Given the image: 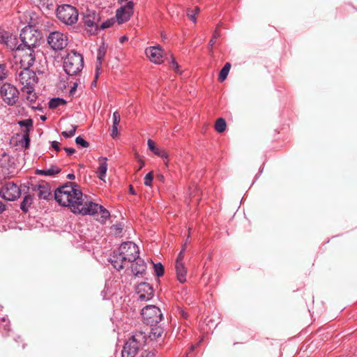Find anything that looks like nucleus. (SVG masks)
<instances>
[{
    "instance_id": "nucleus-20",
    "label": "nucleus",
    "mask_w": 357,
    "mask_h": 357,
    "mask_svg": "<svg viewBox=\"0 0 357 357\" xmlns=\"http://www.w3.org/2000/svg\"><path fill=\"white\" fill-rule=\"evenodd\" d=\"M39 199H47L50 195V189L47 185H37L33 188Z\"/></svg>"
},
{
    "instance_id": "nucleus-14",
    "label": "nucleus",
    "mask_w": 357,
    "mask_h": 357,
    "mask_svg": "<svg viewBox=\"0 0 357 357\" xmlns=\"http://www.w3.org/2000/svg\"><path fill=\"white\" fill-rule=\"evenodd\" d=\"M78 210L75 211L74 213H79L82 215H93L98 212L101 206L93 202L85 200L82 198L81 203L78 204Z\"/></svg>"
},
{
    "instance_id": "nucleus-13",
    "label": "nucleus",
    "mask_w": 357,
    "mask_h": 357,
    "mask_svg": "<svg viewBox=\"0 0 357 357\" xmlns=\"http://www.w3.org/2000/svg\"><path fill=\"white\" fill-rule=\"evenodd\" d=\"M48 44L54 50L64 49L68 45V38L63 33L55 31L50 34L47 38Z\"/></svg>"
},
{
    "instance_id": "nucleus-25",
    "label": "nucleus",
    "mask_w": 357,
    "mask_h": 357,
    "mask_svg": "<svg viewBox=\"0 0 357 357\" xmlns=\"http://www.w3.org/2000/svg\"><path fill=\"white\" fill-rule=\"evenodd\" d=\"M33 197L29 194L24 195L20 204V208L23 212L26 213L33 203Z\"/></svg>"
},
{
    "instance_id": "nucleus-17",
    "label": "nucleus",
    "mask_w": 357,
    "mask_h": 357,
    "mask_svg": "<svg viewBox=\"0 0 357 357\" xmlns=\"http://www.w3.org/2000/svg\"><path fill=\"white\" fill-rule=\"evenodd\" d=\"M137 293L140 301H149L153 296L152 287L146 282H141L137 287Z\"/></svg>"
},
{
    "instance_id": "nucleus-11",
    "label": "nucleus",
    "mask_w": 357,
    "mask_h": 357,
    "mask_svg": "<svg viewBox=\"0 0 357 357\" xmlns=\"http://www.w3.org/2000/svg\"><path fill=\"white\" fill-rule=\"evenodd\" d=\"M100 20V14L95 10L88 9L84 13L83 22L86 26V30L90 34H96L97 33Z\"/></svg>"
},
{
    "instance_id": "nucleus-22",
    "label": "nucleus",
    "mask_w": 357,
    "mask_h": 357,
    "mask_svg": "<svg viewBox=\"0 0 357 357\" xmlns=\"http://www.w3.org/2000/svg\"><path fill=\"white\" fill-rule=\"evenodd\" d=\"M176 272L177 280L181 283H184L186 281L187 269L184 265V263L176 262Z\"/></svg>"
},
{
    "instance_id": "nucleus-51",
    "label": "nucleus",
    "mask_w": 357,
    "mask_h": 357,
    "mask_svg": "<svg viewBox=\"0 0 357 357\" xmlns=\"http://www.w3.org/2000/svg\"><path fill=\"white\" fill-rule=\"evenodd\" d=\"M77 87V84L74 83L73 86L71 87V89L70 90V95H73L75 93V92L76 91Z\"/></svg>"
},
{
    "instance_id": "nucleus-54",
    "label": "nucleus",
    "mask_w": 357,
    "mask_h": 357,
    "mask_svg": "<svg viewBox=\"0 0 357 357\" xmlns=\"http://www.w3.org/2000/svg\"><path fill=\"white\" fill-rule=\"evenodd\" d=\"M181 316L185 318V319H187L188 318V313L184 312L183 310H181Z\"/></svg>"
},
{
    "instance_id": "nucleus-37",
    "label": "nucleus",
    "mask_w": 357,
    "mask_h": 357,
    "mask_svg": "<svg viewBox=\"0 0 357 357\" xmlns=\"http://www.w3.org/2000/svg\"><path fill=\"white\" fill-rule=\"evenodd\" d=\"M77 126L75 125H71V128L68 131H63L61 135L66 138L72 137L75 135Z\"/></svg>"
},
{
    "instance_id": "nucleus-19",
    "label": "nucleus",
    "mask_w": 357,
    "mask_h": 357,
    "mask_svg": "<svg viewBox=\"0 0 357 357\" xmlns=\"http://www.w3.org/2000/svg\"><path fill=\"white\" fill-rule=\"evenodd\" d=\"M149 149L153 151L155 155L161 157L165 161V164L168 163V154L165 149H160L155 146V142L152 139H148L147 142Z\"/></svg>"
},
{
    "instance_id": "nucleus-4",
    "label": "nucleus",
    "mask_w": 357,
    "mask_h": 357,
    "mask_svg": "<svg viewBox=\"0 0 357 357\" xmlns=\"http://www.w3.org/2000/svg\"><path fill=\"white\" fill-rule=\"evenodd\" d=\"M146 335L144 333H134L123 346L122 357H135L140 347L146 342Z\"/></svg>"
},
{
    "instance_id": "nucleus-33",
    "label": "nucleus",
    "mask_w": 357,
    "mask_h": 357,
    "mask_svg": "<svg viewBox=\"0 0 357 357\" xmlns=\"http://www.w3.org/2000/svg\"><path fill=\"white\" fill-rule=\"evenodd\" d=\"M200 12V9L198 6H196L194 10H190L188 9L187 10V16L189 17L190 20H192L194 23L197 22L196 15H197Z\"/></svg>"
},
{
    "instance_id": "nucleus-47",
    "label": "nucleus",
    "mask_w": 357,
    "mask_h": 357,
    "mask_svg": "<svg viewBox=\"0 0 357 357\" xmlns=\"http://www.w3.org/2000/svg\"><path fill=\"white\" fill-rule=\"evenodd\" d=\"M117 135H118V126H115V125H112L111 136L113 138H115L117 137Z\"/></svg>"
},
{
    "instance_id": "nucleus-38",
    "label": "nucleus",
    "mask_w": 357,
    "mask_h": 357,
    "mask_svg": "<svg viewBox=\"0 0 357 357\" xmlns=\"http://www.w3.org/2000/svg\"><path fill=\"white\" fill-rule=\"evenodd\" d=\"M8 76V70L5 64L0 63V81L6 79Z\"/></svg>"
},
{
    "instance_id": "nucleus-32",
    "label": "nucleus",
    "mask_w": 357,
    "mask_h": 357,
    "mask_svg": "<svg viewBox=\"0 0 357 357\" xmlns=\"http://www.w3.org/2000/svg\"><path fill=\"white\" fill-rule=\"evenodd\" d=\"M66 101L62 98H53L49 102V107L50 108H56L61 105H64Z\"/></svg>"
},
{
    "instance_id": "nucleus-43",
    "label": "nucleus",
    "mask_w": 357,
    "mask_h": 357,
    "mask_svg": "<svg viewBox=\"0 0 357 357\" xmlns=\"http://www.w3.org/2000/svg\"><path fill=\"white\" fill-rule=\"evenodd\" d=\"M113 125L117 126L119 124L121 121V116L118 112H114L112 115Z\"/></svg>"
},
{
    "instance_id": "nucleus-56",
    "label": "nucleus",
    "mask_w": 357,
    "mask_h": 357,
    "mask_svg": "<svg viewBox=\"0 0 357 357\" xmlns=\"http://www.w3.org/2000/svg\"><path fill=\"white\" fill-rule=\"evenodd\" d=\"M130 192L132 195H135V191L134 190L133 187L132 185L130 186Z\"/></svg>"
},
{
    "instance_id": "nucleus-45",
    "label": "nucleus",
    "mask_w": 357,
    "mask_h": 357,
    "mask_svg": "<svg viewBox=\"0 0 357 357\" xmlns=\"http://www.w3.org/2000/svg\"><path fill=\"white\" fill-rule=\"evenodd\" d=\"M114 24V21L112 20H108L104 22H102L100 25V29H104L106 28H109L112 26Z\"/></svg>"
},
{
    "instance_id": "nucleus-10",
    "label": "nucleus",
    "mask_w": 357,
    "mask_h": 357,
    "mask_svg": "<svg viewBox=\"0 0 357 357\" xmlns=\"http://www.w3.org/2000/svg\"><path fill=\"white\" fill-rule=\"evenodd\" d=\"M17 79L23 86L22 90L23 92H30L32 87L37 83L38 78L34 71L29 68H22L17 75Z\"/></svg>"
},
{
    "instance_id": "nucleus-39",
    "label": "nucleus",
    "mask_w": 357,
    "mask_h": 357,
    "mask_svg": "<svg viewBox=\"0 0 357 357\" xmlns=\"http://www.w3.org/2000/svg\"><path fill=\"white\" fill-rule=\"evenodd\" d=\"M98 212L101 215L102 221L104 222L108 219L110 216L109 212L101 206V208H99Z\"/></svg>"
},
{
    "instance_id": "nucleus-59",
    "label": "nucleus",
    "mask_w": 357,
    "mask_h": 357,
    "mask_svg": "<svg viewBox=\"0 0 357 357\" xmlns=\"http://www.w3.org/2000/svg\"><path fill=\"white\" fill-rule=\"evenodd\" d=\"M144 165V163L142 162V164L140 165V167H139V169H142Z\"/></svg>"
},
{
    "instance_id": "nucleus-35",
    "label": "nucleus",
    "mask_w": 357,
    "mask_h": 357,
    "mask_svg": "<svg viewBox=\"0 0 357 357\" xmlns=\"http://www.w3.org/2000/svg\"><path fill=\"white\" fill-rule=\"evenodd\" d=\"M154 273L158 277H161L164 274V267L161 263L153 264Z\"/></svg>"
},
{
    "instance_id": "nucleus-53",
    "label": "nucleus",
    "mask_w": 357,
    "mask_h": 357,
    "mask_svg": "<svg viewBox=\"0 0 357 357\" xmlns=\"http://www.w3.org/2000/svg\"><path fill=\"white\" fill-rule=\"evenodd\" d=\"M67 178H68V179H70V180H74V179H75V174H68L67 175Z\"/></svg>"
},
{
    "instance_id": "nucleus-5",
    "label": "nucleus",
    "mask_w": 357,
    "mask_h": 357,
    "mask_svg": "<svg viewBox=\"0 0 357 357\" xmlns=\"http://www.w3.org/2000/svg\"><path fill=\"white\" fill-rule=\"evenodd\" d=\"M22 47L34 49L40 43V33L31 26L24 28L20 35Z\"/></svg>"
},
{
    "instance_id": "nucleus-50",
    "label": "nucleus",
    "mask_w": 357,
    "mask_h": 357,
    "mask_svg": "<svg viewBox=\"0 0 357 357\" xmlns=\"http://www.w3.org/2000/svg\"><path fill=\"white\" fill-rule=\"evenodd\" d=\"M64 150L68 155H72L75 153V149L73 148H64Z\"/></svg>"
},
{
    "instance_id": "nucleus-23",
    "label": "nucleus",
    "mask_w": 357,
    "mask_h": 357,
    "mask_svg": "<svg viewBox=\"0 0 357 357\" xmlns=\"http://www.w3.org/2000/svg\"><path fill=\"white\" fill-rule=\"evenodd\" d=\"M106 50L104 47H100L97 54V61L96 64V78L102 72V63L105 55Z\"/></svg>"
},
{
    "instance_id": "nucleus-8",
    "label": "nucleus",
    "mask_w": 357,
    "mask_h": 357,
    "mask_svg": "<svg viewBox=\"0 0 357 357\" xmlns=\"http://www.w3.org/2000/svg\"><path fill=\"white\" fill-rule=\"evenodd\" d=\"M57 17L64 24L72 25L78 20V12L77 9L68 4L59 6L56 10Z\"/></svg>"
},
{
    "instance_id": "nucleus-48",
    "label": "nucleus",
    "mask_w": 357,
    "mask_h": 357,
    "mask_svg": "<svg viewBox=\"0 0 357 357\" xmlns=\"http://www.w3.org/2000/svg\"><path fill=\"white\" fill-rule=\"evenodd\" d=\"M140 357H154V354L153 352L144 351L142 353Z\"/></svg>"
},
{
    "instance_id": "nucleus-2",
    "label": "nucleus",
    "mask_w": 357,
    "mask_h": 357,
    "mask_svg": "<svg viewBox=\"0 0 357 357\" xmlns=\"http://www.w3.org/2000/svg\"><path fill=\"white\" fill-rule=\"evenodd\" d=\"M82 195L79 186L75 183L66 184L54 192L56 201L61 206L69 207L73 213L78 210Z\"/></svg>"
},
{
    "instance_id": "nucleus-40",
    "label": "nucleus",
    "mask_w": 357,
    "mask_h": 357,
    "mask_svg": "<svg viewBox=\"0 0 357 357\" xmlns=\"http://www.w3.org/2000/svg\"><path fill=\"white\" fill-rule=\"evenodd\" d=\"M220 36V33L219 31H218V29H215L213 34V36L212 38H211L210 40V42H209V44H208V46L211 49L213 48V46L214 45V44L216 43V39Z\"/></svg>"
},
{
    "instance_id": "nucleus-12",
    "label": "nucleus",
    "mask_w": 357,
    "mask_h": 357,
    "mask_svg": "<svg viewBox=\"0 0 357 357\" xmlns=\"http://www.w3.org/2000/svg\"><path fill=\"white\" fill-rule=\"evenodd\" d=\"M21 190L13 182H6L0 190V196L8 201H14L20 197Z\"/></svg>"
},
{
    "instance_id": "nucleus-9",
    "label": "nucleus",
    "mask_w": 357,
    "mask_h": 357,
    "mask_svg": "<svg viewBox=\"0 0 357 357\" xmlns=\"http://www.w3.org/2000/svg\"><path fill=\"white\" fill-rule=\"evenodd\" d=\"M142 317L145 324L154 326L162 320V314L155 305H147L142 309Z\"/></svg>"
},
{
    "instance_id": "nucleus-41",
    "label": "nucleus",
    "mask_w": 357,
    "mask_h": 357,
    "mask_svg": "<svg viewBox=\"0 0 357 357\" xmlns=\"http://www.w3.org/2000/svg\"><path fill=\"white\" fill-rule=\"evenodd\" d=\"M75 142L77 145H80L82 147L84 148H87L89 146V142H87L80 136L76 137Z\"/></svg>"
},
{
    "instance_id": "nucleus-24",
    "label": "nucleus",
    "mask_w": 357,
    "mask_h": 357,
    "mask_svg": "<svg viewBox=\"0 0 357 357\" xmlns=\"http://www.w3.org/2000/svg\"><path fill=\"white\" fill-rule=\"evenodd\" d=\"M61 168L57 166H52L47 169H37L36 174L42 176H54L61 172Z\"/></svg>"
},
{
    "instance_id": "nucleus-46",
    "label": "nucleus",
    "mask_w": 357,
    "mask_h": 357,
    "mask_svg": "<svg viewBox=\"0 0 357 357\" xmlns=\"http://www.w3.org/2000/svg\"><path fill=\"white\" fill-rule=\"evenodd\" d=\"M172 68H173V70L177 73H180V71H179V65L176 63V61H175V59L174 58H172Z\"/></svg>"
},
{
    "instance_id": "nucleus-55",
    "label": "nucleus",
    "mask_w": 357,
    "mask_h": 357,
    "mask_svg": "<svg viewBox=\"0 0 357 357\" xmlns=\"http://www.w3.org/2000/svg\"><path fill=\"white\" fill-rule=\"evenodd\" d=\"M98 78V77L96 78V74L95 75V79H94L93 82L91 84L92 86H96V82H97Z\"/></svg>"
},
{
    "instance_id": "nucleus-34",
    "label": "nucleus",
    "mask_w": 357,
    "mask_h": 357,
    "mask_svg": "<svg viewBox=\"0 0 357 357\" xmlns=\"http://www.w3.org/2000/svg\"><path fill=\"white\" fill-rule=\"evenodd\" d=\"M189 238H190V236L188 234V237H187V239H186V241L184 243V245L182 246V249L180 251V252H179V254H178V255L177 257L176 262L183 263V258H184V253H185V251L186 250L187 242H188Z\"/></svg>"
},
{
    "instance_id": "nucleus-57",
    "label": "nucleus",
    "mask_w": 357,
    "mask_h": 357,
    "mask_svg": "<svg viewBox=\"0 0 357 357\" xmlns=\"http://www.w3.org/2000/svg\"><path fill=\"white\" fill-rule=\"evenodd\" d=\"M128 40V38H127L126 36H122V37L121 38V39H120V41H121V43H123V42H124V41H126V40Z\"/></svg>"
},
{
    "instance_id": "nucleus-7",
    "label": "nucleus",
    "mask_w": 357,
    "mask_h": 357,
    "mask_svg": "<svg viewBox=\"0 0 357 357\" xmlns=\"http://www.w3.org/2000/svg\"><path fill=\"white\" fill-rule=\"evenodd\" d=\"M39 52H36L34 49L29 47H22L20 45L17 47V51L15 53V58H18L22 68H30L36 59V56Z\"/></svg>"
},
{
    "instance_id": "nucleus-26",
    "label": "nucleus",
    "mask_w": 357,
    "mask_h": 357,
    "mask_svg": "<svg viewBox=\"0 0 357 357\" xmlns=\"http://www.w3.org/2000/svg\"><path fill=\"white\" fill-rule=\"evenodd\" d=\"M8 47L11 49L12 50H15V53L17 51V47L20 46L18 45L17 39L16 36H13L10 33L8 38L7 39L6 44Z\"/></svg>"
},
{
    "instance_id": "nucleus-44",
    "label": "nucleus",
    "mask_w": 357,
    "mask_h": 357,
    "mask_svg": "<svg viewBox=\"0 0 357 357\" xmlns=\"http://www.w3.org/2000/svg\"><path fill=\"white\" fill-rule=\"evenodd\" d=\"M10 35L9 32H0V43L6 44L7 39Z\"/></svg>"
},
{
    "instance_id": "nucleus-30",
    "label": "nucleus",
    "mask_w": 357,
    "mask_h": 357,
    "mask_svg": "<svg viewBox=\"0 0 357 357\" xmlns=\"http://www.w3.org/2000/svg\"><path fill=\"white\" fill-rule=\"evenodd\" d=\"M20 144L25 149H28L30 144V138L29 130H23L22 138L20 141Z\"/></svg>"
},
{
    "instance_id": "nucleus-29",
    "label": "nucleus",
    "mask_w": 357,
    "mask_h": 357,
    "mask_svg": "<svg viewBox=\"0 0 357 357\" xmlns=\"http://www.w3.org/2000/svg\"><path fill=\"white\" fill-rule=\"evenodd\" d=\"M25 93H27L26 99L27 102H29V105L31 107V108H33L34 109H37L38 108L37 107H34V106L31 105L32 103L35 102V101L36 100V98H37L36 94L34 93V87H32L31 91L25 92Z\"/></svg>"
},
{
    "instance_id": "nucleus-28",
    "label": "nucleus",
    "mask_w": 357,
    "mask_h": 357,
    "mask_svg": "<svg viewBox=\"0 0 357 357\" xmlns=\"http://www.w3.org/2000/svg\"><path fill=\"white\" fill-rule=\"evenodd\" d=\"M226 121L223 118H219L215 123V129L218 132H223L226 129Z\"/></svg>"
},
{
    "instance_id": "nucleus-1",
    "label": "nucleus",
    "mask_w": 357,
    "mask_h": 357,
    "mask_svg": "<svg viewBox=\"0 0 357 357\" xmlns=\"http://www.w3.org/2000/svg\"><path fill=\"white\" fill-rule=\"evenodd\" d=\"M138 246L131 242L127 241L121 244L116 250H114L109 257V261L117 271L126 268L131 262H134L139 257Z\"/></svg>"
},
{
    "instance_id": "nucleus-3",
    "label": "nucleus",
    "mask_w": 357,
    "mask_h": 357,
    "mask_svg": "<svg viewBox=\"0 0 357 357\" xmlns=\"http://www.w3.org/2000/svg\"><path fill=\"white\" fill-rule=\"evenodd\" d=\"M83 67V56L77 52H71L64 58L63 68L66 73L70 76L79 74Z\"/></svg>"
},
{
    "instance_id": "nucleus-52",
    "label": "nucleus",
    "mask_w": 357,
    "mask_h": 357,
    "mask_svg": "<svg viewBox=\"0 0 357 357\" xmlns=\"http://www.w3.org/2000/svg\"><path fill=\"white\" fill-rule=\"evenodd\" d=\"M6 209V205L0 201V214H1Z\"/></svg>"
},
{
    "instance_id": "nucleus-31",
    "label": "nucleus",
    "mask_w": 357,
    "mask_h": 357,
    "mask_svg": "<svg viewBox=\"0 0 357 357\" xmlns=\"http://www.w3.org/2000/svg\"><path fill=\"white\" fill-rule=\"evenodd\" d=\"M33 120L31 119H25L23 121H20L18 122V124L20 126V127H24V130H29V133L30 132V130L33 128Z\"/></svg>"
},
{
    "instance_id": "nucleus-36",
    "label": "nucleus",
    "mask_w": 357,
    "mask_h": 357,
    "mask_svg": "<svg viewBox=\"0 0 357 357\" xmlns=\"http://www.w3.org/2000/svg\"><path fill=\"white\" fill-rule=\"evenodd\" d=\"M162 333H163V330L162 328L153 327L151 328L150 337H151L153 338H158V337H161Z\"/></svg>"
},
{
    "instance_id": "nucleus-6",
    "label": "nucleus",
    "mask_w": 357,
    "mask_h": 357,
    "mask_svg": "<svg viewBox=\"0 0 357 357\" xmlns=\"http://www.w3.org/2000/svg\"><path fill=\"white\" fill-rule=\"evenodd\" d=\"M0 96L8 106H14L19 100L20 92L13 84L6 82L0 87Z\"/></svg>"
},
{
    "instance_id": "nucleus-21",
    "label": "nucleus",
    "mask_w": 357,
    "mask_h": 357,
    "mask_svg": "<svg viewBox=\"0 0 357 357\" xmlns=\"http://www.w3.org/2000/svg\"><path fill=\"white\" fill-rule=\"evenodd\" d=\"M98 162L99 166L97 170L98 176L100 180L105 181V178L107 171V158L100 157L98 159Z\"/></svg>"
},
{
    "instance_id": "nucleus-42",
    "label": "nucleus",
    "mask_w": 357,
    "mask_h": 357,
    "mask_svg": "<svg viewBox=\"0 0 357 357\" xmlns=\"http://www.w3.org/2000/svg\"><path fill=\"white\" fill-rule=\"evenodd\" d=\"M153 179V172L148 173L144 177V185L146 186H151L152 181Z\"/></svg>"
},
{
    "instance_id": "nucleus-58",
    "label": "nucleus",
    "mask_w": 357,
    "mask_h": 357,
    "mask_svg": "<svg viewBox=\"0 0 357 357\" xmlns=\"http://www.w3.org/2000/svg\"><path fill=\"white\" fill-rule=\"evenodd\" d=\"M40 119L42 121H45L47 119V117L43 115L40 116Z\"/></svg>"
},
{
    "instance_id": "nucleus-18",
    "label": "nucleus",
    "mask_w": 357,
    "mask_h": 357,
    "mask_svg": "<svg viewBox=\"0 0 357 357\" xmlns=\"http://www.w3.org/2000/svg\"><path fill=\"white\" fill-rule=\"evenodd\" d=\"M130 264L132 272L136 276L142 275L146 269V263L139 257H138L134 262H131Z\"/></svg>"
},
{
    "instance_id": "nucleus-49",
    "label": "nucleus",
    "mask_w": 357,
    "mask_h": 357,
    "mask_svg": "<svg viewBox=\"0 0 357 357\" xmlns=\"http://www.w3.org/2000/svg\"><path fill=\"white\" fill-rule=\"evenodd\" d=\"M52 146L53 149H54L56 151H60V148H59V142H56V141H54L52 142Z\"/></svg>"
},
{
    "instance_id": "nucleus-16",
    "label": "nucleus",
    "mask_w": 357,
    "mask_h": 357,
    "mask_svg": "<svg viewBox=\"0 0 357 357\" xmlns=\"http://www.w3.org/2000/svg\"><path fill=\"white\" fill-rule=\"evenodd\" d=\"M145 53L151 62L156 64H160L162 62L163 50L159 45L147 47L145 50Z\"/></svg>"
},
{
    "instance_id": "nucleus-15",
    "label": "nucleus",
    "mask_w": 357,
    "mask_h": 357,
    "mask_svg": "<svg viewBox=\"0 0 357 357\" xmlns=\"http://www.w3.org/2000/svg\"><path fill=\"white\" fill-rule=\"evenodd\" d=\"M134 13V3L128 1L127 3L119 8L116 12V17L119 24L128 21Z\"/></svg>"
},
{
    "instance_id": "nucleus-27",
    "label": "nucleus",
    "mask_w": 357,
    "mask_h": 357,
    "mask_svg": "<svg viewBox=\"0 0 357 357\" xmlns=\"http://www.w3.org/2000/svg\"><path fill=\"white\" fill-rule=\"evenodd\" d=\"M230 68L231 64L229 63H226L224 67L221 69L218 76V80L220 82H222L226 79Z\"/></svg>"
}]
</instances>
